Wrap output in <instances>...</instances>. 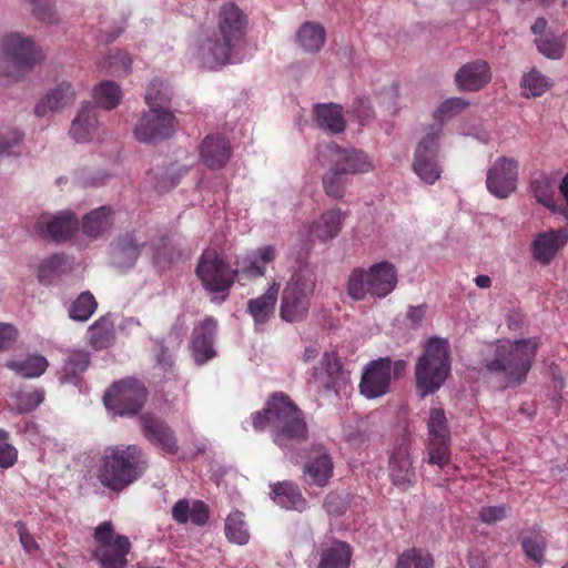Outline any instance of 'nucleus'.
<instances>
[{
	"label": "nucleus",
	"instance_id": "f257e3e1",
	"mask_svg": "<svg viewBox=\"0 0 568 568\" xmlns=\"http://www.w3.org/2000/svg\"><path fill=\"white\" fill-rule=\"evenodd\" d=\"M539 345V337L498 339L487 347L478 372L500 389L519 386L532 367Z\"/></svg>",
	"mask_w": 568,
	"mask_h": 568
},
{
	"label": "nucleus",
	"instance_id": "f03ea898",
	"mask_svg": "<svg viewBox=\"0 0 568 568\" xmlns=\"http://www.w3.org/2000/svg\"><path fill=\"white\" fill-rule=\"evenodd\" d=\"M255 430H268L273 443L283 450H291L310 437L304 412L285 393L270 395L262 410L252 414Z\"/></svg>",
	"mask_w": 568,
	"mask_h": 568
},
{
	"label": "nucleus",
	"instance_id": "7ed1b4c3",
	"mask_svg": "<svg viewBox=\"0 0 568 568\" xmlns=\"http://www.w3.org/2000/svg\"><path fill=\"white\" fill-rule=\"evenodd\" d=\"M246 28L244 12L233 2L224 3L217 14V30L201 45L202 60L209 69L236 63L234 50Z\"/></svg>",
	"mask_w": 568,
	"mask_h": 568
},
{
	"label": "nucleus",
	"instance_id": "20e7f679",
	"mask_svg": "<svg viewBox=\"0 0 568 568\" xmlns=\"http://www.w3.org/2000/svg\"><path fill=\"white\" fill-rule=\"evenodd\" d=\"M149 464L143 449L138 445L109 447L101 458L98 479L113 491H121L138 480Z\"/></svg>",
	"mask_w": 568,
	"mask_h": 568
},
{
	"label": "nucleus",
	"instance_id": "39448f33",
	"mask_svg": "<svg viewBox=\"0 0 568 568\" xmlns=\"http://www.w3.org/2000/svg\"><path fill=\"white\" fill-rule=\"evenodd\" d=\"M449 373V344L445 339L432 337L415 366L416 390L420 398L436 393Z\"/></svg>",
	"mask_w": 568,
	"mask_h": 568
},
{
	"label": "nucleus",
	"instance_id": "423d86ee",
	"mask_svg": "<svg viewBox=\"0 0 568 568\" xmlns=\"http://www.w3.org/2000/svg\"><path fill=\"white\" fill-rule=\"evenodd\" d=\"M397 271L395 266L382 261L374 263L368 270L356 267L352 270L346 290L355 301H364L367 296L383 298L390 294L397 285Z\"/></svg>",
	"mask_w": 568,
	"mask_h": 568
},
{
	"label": "nucleus",
	"instance_id": "0eeeda50",
	"mask_svg": "<svg viewBox=\"0 0 568 568\" xmlns=\"http://www.w3.org/2000/svg\"><path fill=\"white\" fill-rule=\"evenodd\" d=\"M195 274L205 291L212 294V302L226 301L235 275L230 264L215 250H205L197 263Z\"/></svg>",
	"mask_w": 568,
	"mask_h": 568
},
{
	"label": "nucleus",
	"instance_id": "6e6552de",
	"mask_svg": "<svg viewBox=\"0 0 568 568\" xmlns=\"http://www.w3.org/2000/svg\"><path fill=\"white\" fill-rule=\"evenodd\" d=\"M0 49L11 65L1 75L20 80L43 60V53L32 38L19 32L6 34L0 41Z\"/></svg>",
	"mask_w": 568,
	"mask_h": 568
},
{
	"label": "nucleus",
	"instance_id": "1a4fd4ad",
	"mask_svg": "<svg viewBox=\"0 0 568 568\" xmlns=\"http://www.w3.org/2000/svg\"><path fill=\"white\" fill-rule=\"evenodd\" d=\"M315 285L316 277L310 271H298L291 277L281 298V317L284 321L301 322L307 316Z\"/></svg>",
	"mask_w": 568,
	"mask_h": 568
},
{
	"label": "nucleus",
	"instance_id": "9d476101",
	"mask_svg": "<svg viewBox=\"0 0 568 568\" xmlns=\"http://www.w3.org/2000/svg\"><path fill=\"white\" fill-rule=\"evenodd\" d=\"M406 372V362L381 357L371 361L364 368L359 393L368 399L381 397L390 390L392 379L400 378Z\"/></svg>",
	"mask_w": 568,
	"mask_h": 568
},
{
	"label": "nucleus",
	"instance_id": "9b49d317",
	"mask_svg": "<svg viewBox=\"0 0 568 568\" xmlns=\"http://www.w3.org/2000/svg\"><path fill=\"white\" fill-rule=\"evenodd\" d=\"M146 395V388L141 382L126 378L109 387L103 396V403L114 415L132 416L142 409Z\"/></svg>",
	"mask_w": 568,
	"mask_h": 568
},
{
	"label": "nucleus",
	"instance_id": "f8f14e48",
	"mask_svg": "<svg viewBox=\"0 0 568 568\" xmlns=\"http://www.w3.org/2000/svg\"><path fill=\"white\" fill-rule=\"evenodd\" d=\"M94 539L99 546L93 551V557L102 568L126 567L131 542L128 537L114 532L111 521H103L95 528Z\"/></svg>",
	"mask_w": 568,
	"mask_h": 568
},
{
	"label": "nucleus",
	"instance_id": "ddd939ff",
	"mask_svg": "<svg viewBox=\"0 0 568 568\" xmlns=\"http://www.w3.org/2000/svg\"><path fill=\"white\" fill-rule=\"evenodd\" d=\"M442 124H436L418 142L412 163L415 174L426 184H434L442 174V166L437 156Z\"/></svg>",
	"mask_w": 568,
	"mask_h": 568
},
{
	"label": "nucleus",
	"instance_id": "4468645a",
	"mask_svg": "<svg viewBox=\"0 0 568 568\" xmlns=\"http://www.w3.org/2000/svg\"><path fill=\"white\" fill-rule=\"evenodd\" d=\"M175 121L171 108H149L142 112L133 133L135 139L143 143L163 141L173 135Z\"/></svg>",
	"mask_w": 568,
	"mask_h": 568
},
{
	"label": "nucleus",
	"instance_id": "2eb2a0df",
	"mask_svg": "<svg viewBox=\"0 0 568 568\" xmlns=\"http://www.w3.org/2000/svg\"><path fill=\"white\" fill-rule=\"evenodd\" d=\"M326 150L332 165L345 174H365L375 169L373 158L362 149L343 148L332 142Z\"/></svg>",
	"mask_w": 568,
	"mask_h": 568
},
{
	"label": "nucleus",
	"instance_id": "dca6fc26",
	"mask_svg": "<svg viewBox=\"0 0 568 568\" xmlns=\"http://www.w3.org/2000/svg\"><path fill=\"white\" fill-rule=\"evenodd\" d=\"M518 162L513 158L501 156L487 172L488 191L499 199L508 197L517 189Z\"/></svg>",
	"mask_w": 568,
	"mask_h": 568
},
{
	"label": "nucleus",
	"instance_id": "f3484780",
	"mask_svg": "<svg viewBox=\"0 0 568 568\" xmlns=\"http://www.w3.org/2000/svg\"><path fill=\"white\" fill-rule=\"evenodd\" d=\"M275 256L276 251L273 245L261 246L237 256L233 270L235 281L244 285L247 281L264 276L266 265L273 262Z\"/></svg>",
	"mask_w": 568,
	"mask_h": 568
},
{
	"label": "nucleus",
	"instance_id": "a211bd4d",
	"mask_svg": "<svg viewBox=\"0 0 568 568\" xmlns=\"http://www.w3.org/2000/svg\"><path fill=\"white\" fill-rule=\"evenodd\" d=\"M141 432L145 439L165 454L175 455L179 452V440L172 427L154 414L140 416Z\"/></svg>",
	"mask_w": 568,
	"mask_h": 568
},
{
	"label": "nucleus",
	"instance_id": "6ab92c4d",
	"mask_svg": "<svg viewBox=\"0 0 568 568\" xmlns=\"http://www.w3.org/2000/svg\"><path fill=\"white\" fill-rule=\"evenodd\" d=\"M389 477L394 486L406 491L416 484V471L412 465L409 440L403 436L389 457Z\"/></svg>",
	"mask_w": 568,
	"mask_h": 568
},
{
	"label": "nucleus",
	"instance_id": "aec40b11",
	"mask_svg": "<svg viewBox=\"0 0 568 568\" xmlns=\"http://www.w3.org/2000/svg\"><path fill=\"white\" fill-rule=\"evenodd\" d=\"M79 229V221L74 213L63 211L55 215L41 214L36 223V233L45 240L65 241Z\"/></svg>",
	"mask_w": 568,
	"mask_h": 568
},
{
	"label": "nucleus",
	"instance_id": "412c9836",
	"mask_svg": "<svg viewBox=\"0 0 568 568\" xmlns=\"http://www.w3.org/2000/svg\"><path fill=\"white\" fill-rule=\"evenodd\" d=\"M334 464L331 455L322 445L313 444L303 466V479L308 486L324 488L333 477Z\"/></svg>",
	"mask_w": 568,
	"mask_h": 568
},
{
	"label": "nucleus",
	"instance_id": "4be33fe9",
	"mask_svg": "<svg viewBox=\"0 0 568 568\" xmlns=\"http://www.w3.org/2000/svg\"><path fill=\"white\" fill-rule=\"evenodd\" d=\"M216 329L217 321L212 316H206L194 326L191 337V349L196 364L203 365L216 356V352L213 348Z\"/></svg>",
	"mask_w": 568,
	"mask_h": 568
},
{
	"label": "nucleus",
	"instance_id": "5701e85b",
	"mask_svg": "<svg viewBox=\"0 0 568 568\" xmlns=\"http://www.w3.org/2000/svg\"><path fill=\"white\" fill-rule=\"evenodd\" d=\"M312 383L318 390H332L344 382L343 365L334 352H325L318 364L313 367Z\"/></svg>",
	"mask_w": 568,
	"mask_h": 568
},
{
	"label": "nucleus",
	"instance_id": "b1692460",
	"mask_svg": "<svg viewBox=\"0 0 568 568\" xmlns=\"http://www.w3.org/2000/svg\"><path fill=\"white\" fill-rule=\"evenodd\" d=\"M567 242L568 234L565 230L540 232L531 242L532 258L541 265H549Z\"/></svg>",
	"mask_w": 568,
	"mask_h": 568
},
{
	"label": "nucleus",
	"instance_id": "393cba45",
	"mask_svg": "<svg viewBox=\"0 0 568 568\" xmlns=\"http://www.w3.org/2000/svg\"><path fill=\"white\" fill-rule=\"evenodd\" d=\"M491 80L488 62L477 59L462 65L455 74V82L462 91L476 92L486 87Z\"/></svg>",
	"mask_w": 568,
	"mask_h": 568
},
{
	"label": "nucleus",
	"instance_id": "a878e982",
	"mask_svg": "<svg viewBox=\"0 0 568 568\" xmlns=\"http://www.w3.org/2000/svg\"><path fill=\"white\" fill-rule=\"evenodd\" d=\"M202 162L213 170L223 168L231 156L230 141L221 134H210L201 143Z\"/></svg>",
	"mask_w": 568,
	"mask_h": 568
},
{
	"label": "nucleus",
	"instance_id": "bb28decb",
	"mask_svg": "<svg viewBox=\"0 0 568 568\" xmlns=\"http://www.w3.org/2000/svg\"><path fill=\"white\" fill-rule=\"evenodd\" d=\"M75 92L72 84L61 81L36 104L34 113L38 116H45L49 112H58L73 104Z\"/></svg>",
	"mask_w": 568,
	"mask_h": 568
},
{
	"label": "nucleus",
	"instance_id": "cd10ccee",
	"mask_svg": "<svg viewBox=\"0 0 568 568\" xmlns=\"http://www.w3.org/2000/svg\"><path fill=\"white\" fill-rule=\"evenodd\" d=\"M133 234L126 233L120 236L111 245V262L119 268L131 267L135 264L144 246Z\"/></svg>",
	"mask_w": 568,
	"mask_h": 568
},
{
	"label": "nucleus",
	"instance_id": "c85d7f7f",
	"mask_svg": "<svg viewBox=\"0 0 568 568\" xmlns=\"http://www.w3.org/2000/svg\"><path fill=\"white\" fill-rule=\"evenodd\" d=\"M174 521L179 525H185L191 521L195 526H204L209 521V506L202 500L179 499L171 509Z\"/></svg>",
	"mask_w": 568,
	"mask_h": 568
},
{
	"label": "nucleus",
	"instance_id": "c756f323",
	"mask_svg": "<svg viewBox=\"0 0 568 568\" xmlns=\"http://www.w3.org/2000/svg\"><path fill=\"white\" fill-rule=\"evenodd\" d=\"M313 119L321 130L338 134L345 131L346 121L343 106L336 103H317L313 108Z\"/></svg>",
	"mask_w": 568,
	"mask_h": 568
},
{
	"label": "nucleus",
	"instance_id": "7c9ffc66",
	"mask_svg": "<svg viewBox=\"0 0 568 568\" xmlns=\"http://www.w3.org/2000/svg\"><path fill=\"white\" fill-rule=\"evenodd\" d=\"M99 131L98 109L87 104L81 108L71 123L70 135L77 142H89Z\"/></svg>",
	"mask_w": 568,
	"mask_h": 568
},
{
	"label": "nucleus",
	"instance_id": "2f4dec72",
	"mask_svg": "<svg viewBox=\"0 0 568 568\" xmlns=\"http://www.w3.org/2000/svg\"><path fill=\"white\" fill-rule=\"evenodd\" d=\"M344 214L339 207H333L324 212L315 220L310 229L311 234L321 242L335 239L343 225Z\"/></svg>",
	"mask_w": 568,
	"mask_h": 568
},
{
	"label": "nucleus",
	"instance_id": "473e14b6",
	"mask_svg": "<svg viewBox=\"0 0 568 568\" xmlns=\"http://www.w3.org/2000/svg\"><path fill=\"white\" fill-rule=\"evenodd\" d=\"M280 291V283L273 281L267 291L247 302V312L256 324H264L274 313Z\"/></svg>",
	"mask_w": 568,
	"mask_h": 568
},
{
	"label": "nucleus",
	"instance_id": "72a5a7b5",
	"mask_svg": "<svg viewBox=\"0 0 568 568\" xmlns=\"http://www.w3.org/2000/svg\"><path fill=\"white\" fill-rule=\"evenodd\" d=\"M112 224L113 210L111 206L103 205L84 215L81 222V231L88 237L98 239L109 231Z\"/></svg>",
	"mask_w": 568,
	"mask_h": 568
},
{
	"label": "nucleus",
	"instance_id": "f704fd0d",
	"mask_svg": "<svg viewBox=\"0 0 568 568\" xmlns=\"http://www.w3.org/2000/svg\"><path fill=\"white\" fill-rule=\"evenodd\" d=\"M91 363L90 353L84 349H72L68 353L60 371L62 383L78 384Z\"/></svg>",
	"mask_w": 568,
	"mask_h": 568
},
{
	"label": "nucleus",
	"instance_id": "c9c22d12",
	"mask_svg": "<svg viewBox=\"0 0 568 568\" xmlns=\"http://www.w3.org/2000/svg\"><path fill=\"white\" fill-rule=\"evenodd\" d=\"M351 559V546L345 541L335 540L322 548L316 568H349Z\"/></svg>",
	"mask_w": 568,
	"mask_h": 568
},
{
	"label": "nucleus",
	"instance_id": "e433bc0d",
	"mask_svg": "<svg viewBox=\"0 0 568 568\" xmlns=\"http://www.w3.org/2000/svg\"><path fill=\"white\" fill-rule=\"evenodd\" d=\"M87 337L88 344L95 351L109 348L115 339L113 322L106 316H101L88 328Z\"/></svg>",
	"mask_w": 568,
	"mask_h": 568
},
{
	"label": "nucleus",
	"instance_id": "4c0bfd02",
	"mask_svg": "<svg viewBox=\"0 0 568 568\" xmlns=\"http://www.w3.org/2000/svg\"><path fill=\"white\" fill-rule=\"evenodd\" d=\"M557 179L552 175L540 173L530 183V189L537 202L551 211H557L556 190Z\"/></svg>",
	"mask_w": 568,
	"mask_h": 568
},
{
	"label": "nucleus",
	"instance_id": "58836bf2",
	"mask_svg": "<svg viewBox=\"0 0 568 568\" xmlns=\"http://www.w3.org/2000/svg\"><path fill=\"white\" fill-rule=\"evenodd\" d=\"M273 499L285 509L303 510L306 500L302 496L298 486L292 481H282L273 486Z\"/></svg>",
	"mask_w": 568,
	"mask_h": 568
},
{
	"label": "nucleus",
	"instance_id": "ea45409f",
	"mask_svg": "<svg viewBox=\"0 0 568 568\" xmlns=\"http://www.w3.org/2000/svg\"><path fill=\"white\" fill-rule=\"evenodd\" d=\"M326 32L322 24L315 22H304L297 33L296 41L298 45L307 52H317L325 43Z\"/></svg>",
	"mask_w": 568,
	"mask_h": 568
},
{
	"label": "nucleus",
	"instance_id": "a19ab883",
	"mask_svg": "<svg viewBox=\"0 0 568 568\" xmlns=\"http://www.w3.org/2000/svg\"><path fill=\"white\" fill-rule=\"evenodd\" d=\"M68 260L64 254L55 253L44 258L38 268L41 284H51L67 271Z\"/></svg>",
	"mask_w": 568,
	"mask_h": 568
},
{
	"label": "nucleus",
	"instance_id": "79ce46f5",
	"mask_svg": "<svg viewBox=\"0 0 568 568\" xmlns=\"http://www.w3.org/2000/svg\"><path fill=\"white\" fill-rule=\"evenodd\" d=\"M346 175L343 171L332 165L322 178L324 193L335 200L343 199L346 193Z\"/></svg>",
	"mask_w": 568,
	"mask_h": 568
},
{
	"label": "nucleus",
	"instance_id": "37998d69",
	"mask_svg": "<svg viewBox=\"0 0 568 568\" xmlns=\"http://www.w3.org/2000/svg\"><path fill=\"white\" fill-rule=\"evenodd\" d=\"M48 365L49 363L45 357L41 355H32L24 359L9 362L8 367L23 377L34 378L41 376L45 372Z\"/></svg>",
	"mask_w": 568,
	"mask_h": 568
},
{
	"label": "nucleus",
	"instance_id": "c03bdc74",
	"mask_svg": "<svg viewBox=\"0 0 568 568\" xmlns=\"http://www.w3.org/2000/svg\"><path fill=\"white\" fill-rule=\"evenodd\" d=\"M427 442L450 440V430L448 428L447 418L442 408H430L427 420Z\"/></svg>",
	"mask_w": 568,
	"mask_h": 568
},
{
	"label": "nucleus",
	"instance_id": "a18cd8bd",
	"mask_svg": "<svg viewBox=\"0 0 568 568\" xmlns=\"http://www.w3.org/2000/svg\"><path fill=\"white\" fill-rule=\"evenodd\" d=\"M172 94L169 84L155 78L146 88L145 103L149 108H170Z\"/></svg>",
	"mask_w": 568,
	"mask_h": 568
},
{
	"label": "nucleus",
	"instance_id": "49530a36",
	"mask_svg": "<svg viewBox=\"0 0 568 568\" xmlns=\"http://www.w3.org/2000/svg\"><path fill=\"white\" fill-rule=\"evenodd\" d=\"M121 89L120 87L112 81L101 82L99 85L94 88V101L95 106L102 108L105 110L114 109L121 100Z\"/></svg>",
	"mask_w": 568,
	"mask_h": 568
},
{
	"label": "nucleus",
	"instance_id": "de8ad7c7",
	"mask_svg": "<svg viewBox=\"0 0 568 568\" xmlns=\"http://www.w3.org/2000/svg\"><path fill=\"white\" fill-rule=\"evenodd\" d=\"M225 535L227 539L237 545H245L250 539L244 514L240 510L232 511L225 520Z\"/></svg>",
	"mask_w": 568,
	"mask_h": 568
},
{
	"label": "nucleus",
	"instance_id": "09e8293b",
	"mask_svg": "<svg viewBox=\"0 0 568 568\" xmlns=\"http://www.w3.org/2000/svg\"><path fill=\"white\" fill-rule=\"evenodd\" d=\"M538 51L549 59H560L566 49V42L562 34H555L552 32L545 33L536 39Z\"/></svg>",
	"mask_w": 568,
	"mask_h": 568
},
{
	"label": "nucleus",
	"instance_id": "8fccbe9b",
	"mask_svg": "<svg viewBox=\"0 0 568 568\" xmlns=\"http://www.w3.org/2000/svg\"><path fill=\"white\" fill-rule=\"evenodd\" d=\"M98 307L94 296L89 292H82L69 308V316L73 321H88Z\"/></svg>",
	"mask_w": 568,
	"mask_h": 568
},
{
	"label": "nucleus",
	"instance_id": "3c124183",
	"mask_svg": "<svg viewBox=\"0 0 568 568\" xmlns=\"http://www.w3.org/2000/svg\"><path fill=\"white\" fill-rule=\"evenodd\" d=\"M433 566L434 560L428 552L410 548L398 557L395 568H433Z\"/></svg>",
	"mask_w": 568,
	"mask_h": 568
},
{
	"label": "nucleus",
	"instance_id": "603ef678",
	"mask_svg": "<svg viewBox=\"0 0 568 568\" xmlns=\"http://www.w3.org/2000/svg\"><path fill=\"white\" fill-rule=\"evenodd\" d=\"M521 547L525 554L536 561L541 564L546 550V539L539 531H529L523 536Z\"/></svg>",
	"mask_w": 568,
	"mask_h": 568
},
{
	"label": "nucleus",
	"instance_id": "864d4df0",
	"mask_svg": "<svg viewBox=\"0 0 568 568\" xmlns=\"http://www.w3.org/2000/svg\"><path fill=\"white\" fill-rule=\"evenodd\" d=\"M521 87L529 92L527 97H540L551 87V81L536 69L530 70L523 77Z\"/></svg>",
	"mask_w": 568,
	"mask_h": 568
},
{
	"label": "nucleus",
	"instance_id": "5fc2aeb1",
	"mask_svg": "<svg viewBox=\"0 0 568 568\" xmlns=\"http://www.w3.org/2000/svg\"><path fill=\"white\" fill-rule=\"evenodd\" d=\"M427 463L444 468L450 463V440L427 442Z\"/></svg>",
	"mask_w": 568,
	"mask_h": 568
},
{
	"label": "nucleus",
	"instance_id": "6e6d98bb",
	"mask_svg": "<svg viewBox=\"0 0 568 568\" xmlns=\"http://www.w3.org/2000/svg\"><path fill=\"white\" fill-rule=\"evenodd\" d=\"M153 261L155 264H171L181 257V252L171 243L168 236H163L153 244Z\"/></svg>",
	"mask_w": 568,
	"mask_h": 568
},
{
	"label": "nucleus",
	"instance_id": "4d7b16f0",
	"mask_svg": "<svg viewBox=\"0 0 568 568\" xmlns=\"http://www.w3.org/2000/svg\"><path fill=\"white\" fill-rule=\"evenodd\" d=\"M468 106V102L463 98H449L442 102L434 113L435 120L443 122L448 120L460 112H463Z\"/></svg>",
	"mask_w": 568,
	"mask_h": 568
},
{
	"label": "nucleus",
	"instance_id": "13d9d810",
	"mask_svg": "<svg viewBox=\"0 0 568 568\" xmlns=\"http://www.w3.org/2000/svg\"><path fill=\"white\" fill-rule=\"evenodd\" d=\"M18 459L17 448L9 443V433L0 429V467L10 468Z\"/></svg>",
	"mask_w": 568,
	"mask_h": 568
},
{
	"label": "nucleus",
	"instance_id": "bf43d9fd",
	"mask_svg": "<svg viewBox=\"0 0 568 568\" xmlns=\"http://www.w3.org/2000/svg\"><path fill=\"white\" fill-rule=\"evenodd\" d=\"M509 510L510 507L507 504L485 506L480 508L478 517L483 523L494 525L505 519L508 516Z\"/></svg>",
	"mask_w": 568,
	"mask_h": 568
},
{
	"label": "nucleus",
	"instance_id": "052dcab7",
	"mask_svg": "<svg viewBox=\"0 0 568 568\" xmlns=\"http://www.w3.org/2000/svg\"><path fill=\"white\" fill-rule=\"evenodd\" d=\"M19 413H29L40 405L44 399V393L40 389H34L28 393H21L17 396Z\"/></svg>",
	"mask_w": 568,
	"mask_h": 568
},
{
	"label": "nucleus",
	"instance_id": "680f3d73",
	"mask_svg": "<svg viewBox=\"0 0 568 568\" xmlns=\"http://www.w3.org/2000/svg\"><path fill=\"white\" fill-rule=\"evenodd\" d=\"M22 134L17 130L8 131L6 133L0 132V155L17 154L19 152Z\"/></svg>",
	"mask_w": 568,
	"mask_h": 568
},
{
	"label": "nucleus",
	"instance_id": "e2e57ef3",
	"mask_svg": "<svg viewBox=\"0 0 568 568\" xmlns=\"http://www.w3.org/2000/svg\"><path fill=\"white\" fill-rule=\"evenodd\" d=\"M357 119L361 124L366 123L373 116V110L366 98H356L347 111Z\"/></svg>",
	"mask_w": 568,
	"mask_h": 568
},
{
	"label": "nucleus",
	"instance_id": "0e129e2a",
	"mask_svg": "<svg viewBox=\"0 0 568 568\" xmlns=\"http://www.w3.org/2000/svg\"><path fill=\"white\" fill-rule=\"evenodd\" d=\"M153 353L158 366L163 372H169L173 366V358L168 347L164 345V341L159 339L154 343Z\"/></svg>",
	"mask_w": 568,
	"mask_h": 568
},
{
	"label": "nucleus",
	"instance_id": "69168bd1",
	"mask_svg": "<svg viewBox=\"0 0 568 568\" xmlns=\"http://www.w3.org/2000/svg\"><path fill=\"white\" fill-rule=\"evenodd\" d=\"M33 6V12L39 20L53 22L54 12L49 0H27Z\"/></svg>",
	"mask_w": 568,
	"mask_h": 568
},
{
	"label": "nucleus",
	"instance_id": "338daca9",
	"mask_svg": "<svg viewBox=\"0 0 568 568\" xmlns=\"http://www.w3.org/2000/svg\"><path fill=\"white\" fill-rule=\"evenodd\" d=\"M16 528H17V532L19 535L20 542H21L22 547L28 552H31V551L38 549V545L34 540L33 536L27 529L26 524H23L22 521H17Z\"/></svg>",
	"mask_w": 568,
	"mask_h": 568
},
{
	"label": "nucleus",
	"instance_id": "774afa93",
	"mask_svg": "<svg viewBox=\"0 0 568 568\" xmlns=\"http://www.w3.org/2000/svg\"><path fill=\"white\" fill-rule=\"evenodd\" d=\"M16 337L17 331L12 325L0 323V352L10 348Z\"/></svg>",
	"mask_w": 568,
	"mask_h": 568
}]
</instances>
